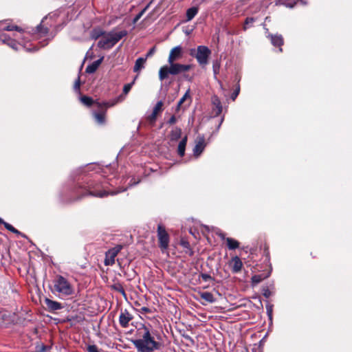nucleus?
Returning <instances> with one entry per match:
<instances>
[{
  "mask_svg": "<svg viewBox=\"0 0 352 352\" xmlns=\"http://www.w3.org/2000/svg\"><path fill=\"white\" fill-rule=\"evenodd\" d=\"M269 275L263 276V274H256L252 276V281L253 284H258L261 283L263 280L267 278Z\"/></svg>",
  "mask_w": 352,
  "mask_h": 352,
  "instance_id": "nucleus-30",
  "label": "nucleus"
},
{
  "mask_svg": "<svg viewBox=\"0 0 352 352\" xmlns=\"http://www.w3.org/2000/svg\"><path fill=\"white\" fill-rule=\"evenodd\" d=\"M80 101L83 104L87 107H90L94 104L96 105V102H98L97 101H94L91 97L87 96H82L80 98Z\"/></svg>",
  "mask_w": 352,
  "mask_h": 352,
  "instance_id": "nucleus-26",
  "label": "nucleus"
},
{
  "mask_svg": "<svg viewBox=\"0 0 352 352\" xmlns=\"http://www.w3.org/2000/svg\"><path fill=\"white\" fill-rule=\"evenodd\" d=\"M296 3V0H288V2H285V4L290 8H292Z\"/></svg>",
  "mask_w": 352,
  "mask_h": 352,
  "instance_id": "nucleus-42",
  "label": "nucleus"
},
{
  "mask_svg": "<svg viewBox=\"0 0 352 352\" xmlns=\"http://www.w3.org/2000/svg\"><path fill=\"white\" fill-rule=\"evenodd\" d=\"M212 102L214 107H215L214 111H215L216 115L217 116L219 115L222 111V106H221L219 99L217 96H214L212 98Z\"/></svg>",
  "mask_w": 352,
  "mask_h": 352,
  "instance_id": "nucleus-22",
  "label": "nucleus"
},
{
  "mask_svg": "<svg viewBox=\"0 0 352 352\" xmlns=\"http://www.w3.org/2000/svg\"><path fill=\"white\" fill-rule=\"evenodd\" d=\"M88 352H99L96 345H89L87 348Z\"/></svg>",
  "mask_w": 352,
  "mask_h": 352,
  "instance_id": "nucleus-40",
  "label": "nucleus"
},
{
  "mask_svg": "<svg viewBox=\"0 0 352 352\" xmlns=\"http://www.w3.org/2000/svg\"><path fill=\"white\" fill-rule=\"evenodd\" d=\"M193 52H194V50H192L191 51L190 55H193Z\"/></svg>",
  "mask_w": 352,
  "mask_h": 352,
  "instance_id": "nucleus-51",
  "label": "nucleus"
},
{
  "mask_svg": "<svg viewBox=\"0 0 352 352\" xmlns=\"http://www.w3.org/2000/svg\"><path fill=\"white\" fill-rule=\"evenodd\" d=\"M80 76H78L77 80H76V82L74 83V90L76 91H80Z\"/></svg>",
  "mask_w": 352,
  "mask_h": 352,
  "instance_id": "nucleus-39",
  "label": "nucleus"
},
{
  "mask_svg": "<svg viewBox=\"0 0 352 352\" xmlns=\"http://www.w3.org/2000/svg\"><path fill=\"white\" fill-rule=\"evenodd\" d=\"M154 51H155V48L154 47L151 49L150 51L148 52L146 56H149L152 55L153 54Z\"/></svg>",
  "mask_w": 352,
  "mask_h": 352,
  "instance_id": "nucleus-49",
  "label": "nucleus"
},
{
  "mask_svg": "<svg viewBox=\"0 0 352 352\" xmlns=\"http://www.w3.org/2000/svg\"><path fill=\"white\" fill-rule=\"evenodd\" d=\"M200 297L208 302L213 303L215 302V298L212 293L208 292H203L199 293Z\"/></svg>",
  "mask_w": 352,
  "mask_h": 352,
  "instance_id": "nucleus-21",
  "label": "nucleus"
},
{
  "mask_svg": "<svg viewBox=\"0 0 352 352\" xmlns=\"http://www.w3.org/2000/svg\"><path fill=\"white\" fill-rule=\"evenodd\" d=\"M184 50L181 45H177L172 48L170 51L168 63H173L182 58Z\"/></svg>",
  "mask_w": 352,
  "mask_h": 352,
  "instance_id": "nucleus-9",
  "label": "nucleus"
},
{
  "mask_svg": "<svg viewBox=\"0 0 352 352\" xmlns=\"http://www.w3.org/2000/svg\"><path fill=\"white\" fill-rule=\"evenodd\" d=\"M101 62H102V59H99V60H97L94 61L93 63H94V65H96V66H97V67L98 68V67L100 65Z\"/></svg>",
  "mask_w": 352,
  "mask_h": 352,
  "instance_id": "nucleus-48",
  "label": "nucleus"
},
{
  "mask_svg": "<svg viewBox=\"0 0 352 352\" xmlns=\"http://www.w3.org/2000/svg\"><path fill=\"white\" fill-rule=\"evenodd\" d=\"M163 105L164 103L162 101H158L156 103L155 106L153 109L152 113L147 118L148 121L151 124H153L155 122L158 115L160 114L163 111Z\"/></svg>",
  "mask_w": 352,
  "mask_h": 352,
  "instance_id": "nucleus-10",
  "label": "nucleus"
},
{
  "mask_svg": "<svg viewBox=\"0 0 352 352\" xmlns=\"http://www.w3.org/2000/svg\"><path fill=\"white\" fill-rule=\"evenodd\" d=\"M217 234L222 239V240H225L226 241V234L222 232L221 231H218L217 232Z\"/></svg>",
  "mask_w": 352,
  "mask_h": 352,
  "instance_id": "nucleus-44",
  "label": "nucleus"
},
{
  "mask_svg": "<svg viewBox=\"0 0 352 352\" xmlns=\"http://www.w3.org/2000/svg\"><path fill=\"white\" fill-rule=\"evenodd\" d=\"M100 112H94L93 115L98 124H102L105 122V111L99 109Z\"/></svg>",
  "mask_w": 352,
  "mask_h": 352,
  "instance_id": "nucleus-19",
  "label": "nucleus"
},
{
  "mask_svg": "<svg viewBox=\"0 0 352 352\" xmlns=\"http://www.w3.org/2000/svg\"><path fill=\"white\" fill-rule=\"evenodd\" d=\"M1 225H3L4 227L8 230L9 231L14 233V234H19V235H21V232H19L18 230H16V228H14L12 225H10V223L4 221L1 218H0V226Z\"/></svg>",
  "mask_w": 352,
  "mask_h": 352,
  "instance_id": "nucleus-25",
  "label": "nucleus"
},
{
  "mask_svg": "<svg viewBox=\"0 0 352 352\" xmlns=\"http://www.w3.org/2000/svg\"><path fill=\"white\" fill-rule=\"evenodd\" d=\"M159 247L162 252L168 250L170 242V236L166 228L162 223L158 224L157 229Z\"/></svg>",
  "mask_w": 352,
  "mask_h": 352,
  "instance_id": "nucleus-6",
  "label": "nucleus"
},
{
  "mask_svg": "<svg viewBox=\"0 0 352 352\" xmlns=\"http://www.w3.org/2000/svg\"><path fill=\"white\" fill-rule=\"evenodd\" d=\"M98 67L94 65V63H91L86 67V72L88 74L94 73L97 70Z\"/></svg>",
  "mask_w": 352,
  "mask_h": 352,
  "instance_id": "nucleus-35",
  "label": "nucleus"
},
{
  "mask_svg": "<svg viewBox=\"0 0 352 352\" xmlns=\"http://www.w3.org/2000/svg\"><path fill=\"white\" fill-rule=\"evenodd\" d=\"M189 100V103L191 102L190 96V89H188L187 91L185 93V94L183 96V97L179 100L177 104V110H179L182 104L186 100Z\"/></svg>",
  "mask_w": 352,
  "mask_h": 352,
  "instance_id": "nucleus-27",
  "label": "nucleus"
},
{
  "mask_svg": "<svg viewBox=\"0 0 352 352\" xmlns=\"http://www.w3.org/2000/svg\"><path fill=\"white\" fill-rule=\"evenodd\" d=\"M138 76H136L134 79V80L131 83L126 84L123 87V94L126 95L131 90L133 85L134 84V82Z\"/></svg>",
  "mask_w": 352,
  "mask_h": 352,
  "instance_id": "nucleus-33",
  "label": "nucleus"
},
{
  "mask_svg": "<svg viewBox=\"0 0 352 352\" xmlns=\"http://www.w3.org/2000/svg\"><path fill=\"white\" fill-rule=\"evenodd\" d=\"M182 131L180 129H175L171 133L172 140H176L179 138L181 135Z\"/></svg>",
  "mask_w": 352,
  "mask_h": 352,
  "instance_id": "nucleus-34",
  "label": "nucleus"
},
{
  "mask_svg": "<svg viewBox=\"0 0 352 352\" xmlns=\"http://www.w3.org/2000/svg\"><path fill=\"white\" fill-rule=\"evenodd\" d=\"M255 19L253 17H248L245 21V24L243 26V30H246L248 28V26L250 24H252L254 22Z\"/></svg>",
  "mask_w": 352,
  "mask_h": 352,
  "instance_id": "nucleus-36",
  "label": "nucleus"
},
{
  "mask_svg": "<svg viewBox=\"0 0 352 352\" xmlns=\"http://www.w3.org/2000/svg\"><path fill=\"white\" fill-rule=\"evenodd\" d=\"M169 65L162 66L159 70V79L162 81L166 79L169 75H178L189 71L190 65H184L177 63H168Z\"/></svg>",
  "mask_w": 352,
  "mask_h": 352,
  "instance_id": "nucleus-2",
  "label": "nucleus"
},
{
  "mask_svg": "<svg viewBox=\"0 0 352 352\" xmlns=\"http://www.w3.org/2000/svg\"><path fill=\"white\" fill-rule=\"evenodd\" d=\"M206 144L205 142V138L204 136H198L195 141V146L193 148V153L196 157L200 155L204 151Z\"/></svg>",
  "mask_w": 352,
  "mask_h": 352,
  "instance_id": "nucleus-11",
  "label": "nucleus"
},
{
  "mask_svg": "<svg viewBox=\"0 0 352 352\" xmlns=\"http://www.w3.org/2000/svg\"><path fill=\"white\" fill-rule=\"evenodd\" d=\"M229 265L233 273H238L242 269L243 263L241 260L236 256L231 259Z\"/></svg>",
  "mask_w": 352,
  "mask_h": 352,
  "instance_id": "nucleus-13",
  "label": "nucleus"
},
{
  "mask_svg": "<svg viewBox=\"0 0 352 352\" xmlns=\"http://www.w3.org/2000/svg\"><path fill=\"white\" fill-rule=\"evenodd\" d=\"M133 319V316L126 310H122L120 317L119 322L122 327H127L129 322Z\"/></svg>",
  "mask_w": 352,
  "mask_h": 352,
  "instance_id": "nucleus-12",
  "label": "nucleus"
},
{
  "mask_svg": "<svg viewBox=\"0 0 352 352\" xmlns=\"http://www.w3.org/2000/svg\"><path fill=\"white\" fill-rule=\"evenodd\" d=\"M3 30H5V31H12V30H16V31H18V32H22L23 30L17 26V25H8L6 26H5L4 28H2Z\"/></svg>",
  "mask_w": 352,
  "mask_h": 352,
  "instance_id": "nucleus-31",
  "label": "nucleus"
},
{
  "mask_svg": "<svg viewBox=\"0 0 352 352\" xmlns=\"http://www.w3.org/2000/svg\"><path fill=\"white\" fill-rule=\"evenodd\" d=\"M137 336L132 342L138 352H153L161 347V344L155 340L149 329L146 326L138 329Z\"/></svg>",
  "mask_w": 352,
  "mask_h": 352,
  "instance_id": "nucleus-1",
  "label": "nucleus"
},
{
  "mask_svg": "<svg viewBox=\"0 0 352 352\" xmlns=\"http://www.w3.org/2000/svg\"><path fill=\"white\" fill-rule=\"evenodd\" d=\"M177 122V119L175 116H171V118L168 121V123L170 124H173Z\"/></svg>",
  "mask_w": 352,
  "mask_h": 352,
  "instance_id": "nucleus-45",
  "label": "nucleus"
},
{
  "mask_svg": "<svg viewBox=\"0 0 352 352\" xmlns=\"http://www.w3.org/2000/svg\"><path fill=\"white\" fill-rule=\"evenodd\" d=\"M211 54V51L208 47L199 45L197 47L195 58L201 65H206L208 63V58Z\"/></svg>",
  "mask_w": 352,
  "mask_h": 352,
  "instance_id": "nucleus-7",
  "label": "nucleus"
},
{
  "mask_svg": "<svg viewBox=\"0 0 352 352\" xmlns=\"http://www.w3.org/2000/svg\"><path fill=\"white\" fill-rule=\"evenodd\" d=\"M123 245H117L114 248L109 250L105 254L104 265H112L115 263V258L118 254L122 250Z\"/></svg>",
  "mask_w": 352,
  "mask_h": 352,
  "instance_id": "nucleus-8",
  "label": "nucleus"
},
{
  "mask_svg": "<svg viewBox=\"0 0 352 352\" xmlns=\"http://www.w3.org/2000/svg\"><path fill=\"white\" fill-rule=\"evenodd\" d=\"M269 37L270 38L272 45L276 47H280L279 51L282 52L280 47L283 45V36L278 34H270Z\"/></svg>",
  "mask_w": 352,
  "mask_h": 352,
  "instance_id": "nucleus-17",
  "label": "nucleus"
},
{
  "mask_svg": "<svg viewBox=\"0 0 352 352\" xmlns=\"http://www.w3.org/2000/svg\"><path fill=\"white\" fill-rule=\"evenodd\" d=\"M101 62H102V59H99V60H97L94 61L93 63H94V65H96V66H97V67L98 68V67L100 65Z\"/></svg>",
  "mask_w": 352,
  "mask_h": 352,
  "instance_id": "nucleus-47",
  "label": "nucleus"
},
{
  "mask_svg": "<svg viewBox=\"0 0 352 352\" xmlns=\"http://www.w3.org/2000/svg\"><path fill=\"white\" fill-rule=\"evenodd\" d=\"M82 196H94V197H106L108 195H113V193H109L108 191L103 190L99 184H94L93 182L87 184V186L83 187L81 192Z\"/></svg>",
  "mask_w": 352,
  "mask_h": 352,
  "instance_id": "nucleus-5",
  "label": "nucleus"
},
{
  "mask_svg": "<svg viewBox=\"0 0 352 352\" xmlns=\"http://www.w3.org/2000/svg\"><path fill=\"white\" fill-rule=\"evenodd\" d=\"M113 288H114V289H116V291H118V292L122 294L123 296H126L125 291L121 285H120V284L115 285H113Z\"/></svg>",
  "mask_w": 352,
  "mask_h": 352,
  "instance_id": "nucleus-37",
  "label": "nucleus"
},
{
  "mask_svg": "<svg viewBox=\"0 0 352 352\" xmlns=\"http://www.w3.org/2000/svg\"><path fill=\"white\" fill-rule=\"evenodd\" d=\"M201 276L202 279L205 281H208V280L212 279L211 276L207 274H201Z\"/></svg>",
  "mask_w": 352,
  "mask_h": 352,
  "instance_id": "nucleus-43",
  "label": "nucleus"
},
{
  "mask_svg": "<svg viewBox=\"0 0 352 352\" xmlns=\"http://www.w3.org/2000/svg\"><path fill=\"white\" fill-rule=\"evenodd\" d=\"M146 58H138L135 63L133 67L134 72H139L142 69L144 68Z\"/></svg>",
  "mask_w": 352,
  "mask_h": 352,
  "instance_id": "nucleus-18",
  "label": "nucleus"
},
{
  "mask_svg": "<svg viewBox=\"0 0 352 352\" xmlns=\"http://www.w3.org/2000/svg\"><path fill=\"white\" fill-rule=\"evenodd\" d=\"M198 13V8L196 7H192L186 11V21H191Z\"/></svg>",
  "mask_w": 352,
  "mask_h": 352,
  "instance_id": "nucleus-24",
  "label": "nucleus"
},
{
  "mask_svg": "<svg viewBox=\"0 0 352 352\" xmlns=\"http://www.w3.org/2000/svg\"><path fill=\"white\" fill-rule=\"evenodd\" d=\"M226 243L228 248L231 250H236L239 247V243L232 238L227 237Z\"/></svg>",
  "mask_w": 352,
  "mask_h": 352,
  "instance_id": "nucleus-23",
  "label": "nucleus"
},
{
  "mask_svg": "<svg viewBox=\"0 0 352 352\" xmlns=\"http://www.w3.org/2000/svg\"><path fill=\"white\" fill-rule=\"evenodd\" d=\"M126 33L125 30L102 33L101 38L98 41V46L102 49H110L122 37L126 36Z\"/></svg>",
  "mask_w": 352,
  "mask_h": 352,
  "instance_id": "nucleus-3",
  "label": "nucleus"
},
{
  "mask_svg": "<svg viewBox=\"0 0 352 352\" xmlns=\"http://www.w3.org/2000/svg\"><path fill=\"white\" fill-rule=\"evenodd\" d=\"M180 244L184 248L190 249V248L189 242L185 239H182L180 241Z\"/></svg>",
  "mask_w": 352,
  "mask_h": 352,
  "instance_id": "nucleus-38",
  "label": "nucleus"
},
{
  "mask_svg": "<svg viewBox=\"0 0 352 352\" xmlns=\"http://www.w3.org/2000/svg\"><path fill=\"white\" fill-rule=\"evenodd\" d=\"M219 67L220 65L218 63L213 64V72L215 75L219 73Z\"/></svg>",
  "mask_w": 352,
  "mask_h": 352,
  "instance_id": "nucleus-41",
  "label": "nucleus"
},
{
  "mask_svg": "<svg viewBox=\"0 0 352 352\" xmlns=\"http://www.w3.org/2000/svg\"><path fill=\"white\" fill-rule=\"evenodd\" d=\"M10 322L9 317L5 313L0 314V326L3 327Z\"/></svg>",
  "mask_w": 352,
  "mask_h": 352,
  "instance_id": "nucleus-29",
  "label": "nucleus"
},
{
  "mask_svg": "<svg viewBox=\"0 0 352 352\" xmlns=\"http://www.w3.org/2000/svg\"><path fill=\"white\" fill-rule=\"evenodd\" d=\"M122 96H120L117 98H116L112 102H96V106L99 109H102L106 111V109L108 107H111L118 103L120 101L122 100Z\"/></svg>",
  "mask_w": 352,
  "mask_h": 352,
  "instance_id": "nucleus-15",
  "label": "nucleus"
},
{
  "mask_svg": "<svg viewBox=\"0 0 352 352\" xmlns=\"http://www.w3.org/2000/svg\"><path fill=\"white\" fill-rule=\"evenodd\" d=\"M0 41L10 47L17 50L18 43L15 40L12 39L7 34L0 32Z\"/></svg>",
  "mask_w": 352,
  "mask_h": 352,
  "instance_id": "nucleus-14",
  "label": "nucleus"
},
{
  "mask_svg": "<svg viewBox=\"0 0 352 352\" xmlns=\"http://www.w3.org/2000/svg\"><path fill=\"white\" fill-rule=\"evenodd\" d=\"M54 291L59 294L67 296L74 293V289L69 281L62 276H57L54 281Z\"/></svg>",
  "mask_w": 352,
  "mask_h": 352,
  "instance_id": "nucleus-4",
  "label": "nucleus"
},
{
  "mask_svg": "<svg viewBox=\"0 0 352 352\" xmlns=\"http://www.w3.org/2000/svg\"><path fill=\"white\" fill-rule=\"evenodd\" d=\"M45 303L48 309L51 311H57L63 308L61 303L57 301L50 300L49 298L45 299Z\"/></svg>",
  "mask_w": 352,
  "mask_h": 352,
  "instance_id": "nucleus-16",
  "label": "nucleus"
},
{
  "mask_svg": "<svg viewBox=\"0 0 352 352\" xmlns=\"http://www.w3.org/2000/svg\"><path fill=\"white\" fill-rule=\"evenodd\" d=\"M239 88H238L233 94H232V98L233 100H234L236 98V97L238 96L239 94Z\"/></svg>",
  "mask_w": 352,
  "mask_h": 352,
  "instance_id": "nucleus-46",
  "label": "nucleus"
},
{
  "mask_svg": "<svg viewBox=\"0 0 352 352\" xmlns=\"http://www.w3.org/2000/svg\"><path fill=\"white\" fill-rule=\"evenodd\" d=\"M48 32L49 29L41 24L38 25L36 28V32L40 35V36H45Z\"/></svg>",
  "mask_w": 352,
  "mask_h": 352,
  "instance_id": "nucleus-28",
  "label": "nucleus"
},
{
  "mask_svg": "<svg viewBox=\"0 0 352 352\" xmlns=\"http://www.w3.org/2000/svg\"><path fill=\"white\" fill-rule=\"evenodd\" d=\"M142 311L143 312H144V313H148V312H149V311H150V310H149V309H148V308H147V307H143L142 308Z\"/></svg>",
  "mask_w": 352,
  "mask_h": 352,
  "instance_id": "nucleus-50",
  "label": "nucleus"
},
{
  "mask_svg": "<svg viewBox=\"0 0 352 352\" xmlns=\"http://www.w3.org/2000/svg\"><path fill=\"white\" fill-rule=\"evenodd\" d=\"M187 143V136H185L179 143L177 153L180 157H183L185 154V149Z\"/></svg>",
  "mask_w": 352,
  "mask_h": 352,
  "instance_id": "nucleus-20",
  "label": "nucleus"
},
{
  "mask_svg": "<svg viewBox=\"0 0 352 352\" xmlns=\"http://www.w3.org/2000/svg\"><path fill=\"white\" fill-rule=\"evenodd\" d=\"M150 3H148L133 19V23L138 22V21L142 17V16L144 14L146 10L148 8Z\"/></svg>",
  "mask_w": 352,
  "mask_h": 352,
  "instance_id": "nucleus-32",
  "label": "nucleus"
}]
</instances>
